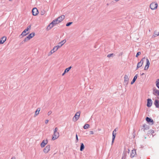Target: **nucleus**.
Listing matches in <instances>:
<instances>
[{
    "label": "nucleus",
    "mask_w": 159,
    "mask_h": 159,
    "mask_svg": "<svg viewBox=\"0 0 159 159\" xmlns=\"http://www.w3.org/2000/svg\"><path fill=\"white\" fill-rule=\"evenodd\" d=\"M157 4L156 2H153L150 5V7L152 10H155L157 9Z\"/></svg>",
    "instance_id": "f257e3e1"
},
{
    "label": "nucleus",
    "mask_w": 159,
    "mask_h": 159,
    "mask_svg": "<svg viewBox=\"0 0 159 159\" xmlns=\"http://www.w3.org/2000/svg\"><path fill=\"white\" fill-rule=\"evenodd\" d=\"M145 57L143 58L140 61L138 62L137 64L136 70L138 69L139 68L142 66L143 63V59H145Z\"/></svg>",
    "instance_id": "f03ea898"
},
{
    "label": "nucleus",
    "mask_w": 159,
    "mask_h": 159,
    "mask_svg": "<svg viewBox=\"0 0 159 159\" xmlns=\"http://www.w3.org/2000/svg\"><path fill=\"white\" fill-rule=\"evenodd\" d=\"M59 133L58 132H54L53 135H52V139L53 140L57 139L59 137Z\"/></svg>",
    "instance_id": "7ed1b4c3"
},
{
    "label": "nucleus",
    "mask_w": 159,
    "mask_h": 159,
    "mask_svg": "<svg viewBox=\"0 0 159 159\" xmlns=\"http://www.w3.org/2000/svg\"><path fill=\"white\" fill-rule=\"evenodd\" d=\"M146 120L148 123L151 125L154 123L153 120L151 118L147 117L146 118Z\"/></svg>",
    "instance_id": "20e7f679"
},
{
    "label": "nucleus",
    "mask_w": 159,
    "mask_h": 159,
    "mask_svg": "<svg viewBox=\"0 0 159 159\" xmlns=\"http://www.w3.org/2000/svg\"><path fill=\"white\" fill-rule=\"evenodd\" d=\"M32 14L33 16H36L39 13L38 10L36 7L34 8L32 11Z\"/></svg>",
    "instance_id": "39448f33"
},
{
    "label": "nucleus",
    "mask_w": 159,
    "mask_h": 159,
    "mask_svg": "<svg viewBox=\"0 0 159 159\" xmlns=\"http://www.w3.org/2000/svg\"><path fill=\"white\" fill-rule=\"evenodd\" d=\"M28 31V30H27L26 29H25L23 31V32L19 36V37L20 38H21L22 37L25 36L26 35H27L29 34V33H26V32L27 31Z\"/></svg>",
    "instance_id": "423d86ee"
},
{
    "label": "nucleus",
    "mask_w": 159,
    "mask_h": 159,
    "mask_svg": "<svg viewBox=\"0 0 159 159\" xmlns=\"http://www.w3.org/2000/svg\"><path fill=\"white\" fill-rule=\"evenodd\" d=\"M152 103V99L150 98H148L147 100V106L148 107H151Z\"/></svg>",
    "instance_id": "0eeeda50"
},
{
    "label": "nucleus",
    "mask_w": 159,
    "mask_h": 159,
    "mask_svg": "<svg viewBox=\"0 0 159 159\" xmlns=\"http://www.w3.org/2000/svg\"><path fill=\"white\" fill-rule=\"evenodd\" d=\"M50 146L49 145H47L43 149V151L44 153H47L50 150Z\"/></svg>",
    "instance_id": "6e6552de"
},
{
    "label": "nucleus",
    "mask_w": 159,
    "mask_h": 159,
    "mask_svg": "<svg viewBox=\"0 0 159 159\" xmlns=\"http://www.w3.org/2000/svg\"><path fill=\"white\" fill-rule=\"evenodd\" d=\"M150 65V62L149 61L148 58L146 59V64L145 66V67H144V70H147L149 66Z\"/></svg>",
    "instance_id": "1a4fd4ad"
},
{
    "label": "nucleus",
    "mask_w": 159,
    "mask_h": 159,
    "mask_svg": "<svg viewBox=\"0 0 159 159\" xmlns=\"http://www.w3.org/2000/svg\"><path fill=\"white\" fill-rule=\"evenodd\" d=\"M48 140L47 139L45 141V140H43L40 144L41 147L42 148H43L44 147L45 145L48 143Z\"/></svg>",
    "instance_id": "9d476101"
},
{
    "label": "nucleus",
    "mask_w": 159,
    "mask_h": 159,
    "mask_svg": "<svg viewBox=\"0 0 159 159\" xmlns=\"http://www.w3.org/2000/svg\"><path fill=\"white\" fill-rule=\"evenodd\" d=\"M7 38L5 36H3L1 38L0 40V44H2L6 41Z\"/></svg>",
    "instance_id": "9b49d317"
},
{
    "label": "nucleus",
    "mask_w": 159,
    "mask_h": 159,
    "mask_svg": "<svg viewBox=\"0 0 159 159\" xmlns=\"http://www.w3.org/2000/svg\"><path fill=\"white\" fill-rule=\"evenodd\" d=\"M154 104L156 107L159 108V101L157 99H156L154 102Z\"/></svg>",
    "instance_id": "f8f14e48"
},
{
    "label": "nucleus",
    "mask_w": 159,
    "mask_h": 159,
    "mask_svg": "<svg viewBox=\"0 0 159 159\" xmlns=\"http://www.w3.org/2000/svg\"><path fill=\"white\" fill-rule=\"evenodd\" d=\"M80 115V113L79 112H77L75 114L74 116V117L75 118V120L77 121L79 118V117Z\"/></svg>",
    "instance_id": "ddd939ff"
},
{
    "label": "nucleus",
    "mask_w": 159,
    "mask_h": 159,
    "mask_svg": "<svg viewBox=\"0 0 159 159\" xmlns=\"http://www.w3.org/2000/svg\"><path fill=\"white\" fill-rule=\"evenodd\" d=\"M65 18V16L64 15H61V16H59L58 18H57L58 19V22L60 23L61 21H62Z\"/></svg>",
    "instance_id": "4468645a"
},
{
    "label": "nucleus",
    "mask_w": 159,
    "mask_h": 159,
    "mask_svg": "<svg viewBox=\"0 0 159 159\" xmlns=\"http://www.w3.org/2000/svg\"><path fill=\"white\" fill-rule=\"evenodd\" d=\"M55 25L53 24H52V22H51L49 25L48 26L47 28V30H50Z\"/></svg>",
    "instance_id": "2eb2a0df"
},
{
    "label": "nucleus",
    "mask_w": 159,
    "mask_h": 159,
    "mask_svg": "<svg viewBox=\"0 0 159 159\" xmlns=\"http://www.w3.org/2000/svg\"><path fill=\"white\" fill-rule=\"evenodd\" d=\"M136 154V151L135 150L133 149L132 151V152L130 154V157L131 158L133 157Z\"/></svg>",
    "instance_id": "dca6fc26"
},
{
    "label": "nucleus",
    "mask_w": 159,
    "mask_h": 159,
    "mask_svg": "<svg viewBox=\"0 0 159 159\" xmlns=\"http://www.w3.org/2000/svg\"><path fill=\"white\" fill-rule=\"evenodd\" d=\"M129 80V79L127 75H125L124 76V82L127 84L128 83V80Z\"/></svg>",
    "instance_id": "f3484780"
},
{
    "label": "nucleus",
    "mask_w": 159,
    "mask_h": 159,
    "mask_svg": "<svg viewBox=\"0 0 159 159\" xmlns=\"http://www.w3.org/2000/svg\"><path fill=\"white\" fill-rule=\"evenodd\" d=\"M35 35V33L34 32H32L28 36V38L30 39H31Z\"/></svg>",
    "instance_id": "a211bd4d"
},
{
    "label": "nucleus",
    "mask_w": 159,
    "mask_h": 159,
    "mask_svg": "<svg viewBox=\"0 0 159 159\" xmlns=\"http://www.w3.org/2000/svg\"><path fill=\"white\" fill-rule=\"evenodd\" d=\"M138 75V74H136V75H135V76H134V78L133 79V80H132V81L131 82V84H133L134 83V82H135V81H136V80L137 79V78Z\"/></svg>",
    "instance_id": "6ab92c4d"
},
{
    "label": "nucleus",
    "mask_w": 159,
    "mask_h": 159,
    "mask_svg": "<svg viewBox=\"0 0 159 159\" xmlns=\"http://www.w3.org/2000/svg\"><path fill=\"white\" fill-rule=\"evenodd\" d=\"M127 155V152L126 151H124L122 157V159H125L126 158V156Z\"/></svg>",
    "instance_id": "aec40b11"
},
{
    "label": "nucleus",
    "mask_w": 159,
    "mask_h": 159,
    "mask_svg": "<svg viewBox=\"0 0 159 159\" xmlns=\"http://www.w3.org/2000/svg\"><path fill=\"white\" fill-rule=\"evenodd\" d=\"M58 19L57 18L52 21V24H53L55 25H56V24L59 23V22H58Z\"/></svg>",
    "instance_id": "412c9836"
},
{
    "label": "nucleus",
    "mask_w": 159,
    "mask_h": 159,
    "mask_svg": "<svg viewBox=\"0 0 159 159\" xmlns=\"http://www.w3.org/2000/svg\"><path fill=\"white\" fill-rule=\"evenodd\" d=\"M40 110V108H38L36 111H35V113L34 114V116H37L39 113V112Z\"/></svg>",
    "instance_id": "4be33fe9"
},
{
    "label": "nucleus",
    "mask_w": 159,
    "mask_h": 159,
    "mask_svg": "<svg viewBox=\"0 0 159 159\" xmlns=\"http://www.w3.org/2000/svg\"><path fill=\"white\" fill-rule=\"evenodd\" d=\"M153 94L154 95H156L155 93L157 94L158 96H159V90L157 89H153Z\"/></svg>",
    "instance_id": "5701e85b"
},
{
    "label": "nucleus",
    "mask_w": 159,
    "mask_h": 159,
    "mask_svg": "<svg viewBox=\"0 0 159 159\" xmlns=\"http://www.w3.org/2000/svg\"><path fill=\"white\" fill-rule=\"evenodd\" d=\"M84 143H81L80 150L81 151H82L84 149Z\"/></svg>",
    "instance_id": "b1692460"
},
{
    "label": "nucleus",
    "mask_w": 159,
    "mask_h": 159,
    "mask_svg": "<svg viewBox=\"0 0 159 159\" xmlns=\"http://www.w3.org/2000/svg\"><path fill=\"white\" fill-rule=\"evenodd\" d=\"M143 127L144 128L143 130H147L149 129V126L146 124H144L143 125Z\"/></svg>",
    "instance_id": "393cba45"
},
{
    "label": "nucleus",
    "mask_w": 159,
    "mask_h": 159,
    "mask_svg": "<svg viewBox=\"0 0 159 159\" xmlns=\"http://www.w3.org/2000/svg\"><path fill=\"white\" fill-rule=\"evenodd\" d=\"M66 42V40L65 39H64L60 42L58 44H60L62 46Z\"/></svg>",
    "instance_id": "a878e982"
},
{
    "label": "nucleus",
    "mask_w": 159,
    "mask_h": 159,
    "mask_svg": "<svg viewBox=\"0 0 159 159\" xmlns=\"http://www.w3.org/2000/svg\"><path fill=\"white\" fill-rule=\"evenodd\" d=\"M156 86L157 88L159 89V79H158L156 82Z\"/></svg>",
    "instance_id": "bb28decb"
},
{
    "label": "nucleus",
    "mask_w": 159,
    "mask_h": 159,
    "mask_svg": "<svg viewBox=\"0 0 159 159\" xmlns=\"http://www.w3.org/2000/svg\"><path fill=\"white\" fill-rule=\"evenodd\" d=\"M71 66H70L68 67V68H66L65 70L64 71L65 72V73H67L68 72L69 70L71 69Z\"/></svg>",
    "instance_id": "cd10ccee"
},
{
    "label": "nucleus",
    "mask_w": 159,
    "mask_h": 159,
    "mask_svg": "<svg viewBox=\"0 0 159 159\" xmlns=\"http://www.w3.org/2000/svg\"><path fill=\"white\" fill-rule=\"evenodd\" d=\"M89 125L88 124H86L83 126V128L84 129H86L89 128Z\"/></svg>",
    "instance_id": "c85d7f7f"
},
{
    "label": "nucleus",
    "mask_w": 159,
    "mask_h": 159,
    "mask_svg": "<svg viewBox=\"0 0 159 159\" xmlns=\"http://www.w3.org/2000/svg\"><path fill=\"white\" fill-rule=\"evenodd\" d=\"M116 135L112 134V144L113 143L114 140L116 138Z\"/></svg>",
    "instance_id": "c756f323"
},
{
    "label": "nucleus",
    "mask_w": 159,
    "mask_h": 159,
    "mask_svg": "<svg viewBox=\"0 0 159 159\" xmlns=\"http://www.w3.org/2000/svg\"><path fill=\"white\" fill-rule=\"evenodd\" d=\"M30 39L28 38V37H26L23 40L24 42H26V41L29 40Z\"/></svg>",
    "instance_id": "7c9ffc66"
},
{
    "label": "nucleus",
    "mask_w": 159,
    "mask_h": 159,
    "mask_svg": "<svg viewBox=\"0 0 159 159\" xmlns=\"http://www.w3.org/2000/svg\"><path fill=\"white\" fill-rule=\"evenodd\" d=\"M72 22H69L66 23V26H69L72 24Z\"/></svg>",
    "instance_id": "2f4dec72"
},
{
    "label": "nucleus",
    "mask_w": 159,
    "mask_h": 159,
    "mask_svg": "<svg viewBox=\"0 0 159 159\" xmlns=\"http://www.w3.org/2000/svg\"><path fill=\"white\" fill-rule=\"evenodd\" d=\"M114 55H115L113 53L109 54L107 55V57H112Z\"/></svg>",
    "instance_id": "473e14b6"
},
{
    "label": "nucleus",
    "mask_w": 159,
    "mask_h": 159,
    "mask_svg": "<svg viewBox=\"0 0 159 159\" xmlns=\"http://www.w3.org/2000/svg\"><path fill=\"white\" fill-rule=\"evenodd\" d=\"M141 54V52H137L136 54V57H138Z\"/></svg>",
    "instance_id": "72a5a7b5"
},
{
    "label": "nucleus",
    "mask_w": 159,
    "mask_h": 159,
    "mask_svg": "<svg viewBox=\"0 0 159 159\" xmlns=\"http://www.w3.org/2000/svg\"><path fill=\"white\" fill-rule=\"evenodd\" d=\"M78 137L77 134H76V142H78Z\"/></svg>",
    "instance_id": "f704fd0d"
},
{
    "label": "nucleus",
    "mask_w": 159,
    "mask_h": 159,
    "mask_svg": "<svg viewBox=\"0 0 159 159\" xmlns=\"http://www.w3.org/2000/svg\"><path fill=\"white\" fill-rule=\"evenodd\" d=\"M45 11L43 10L41 11V14L42 15H43L45 14Z\"/></svg>",
    "instance_id": "c9c22d12"
},
{
    "label": "nucleus",
    "mask_w": 159,
    "mask_h": 159,
    "mask_svg": "<svg viewBox=\"0 0 159 159\" xmlns=\"http://www.w3.org/2000/svg\"><path fill=\"white\" fill-rule=\"evenodd\" d=\"M31 25H29L26 29L27 30H30L31 29Z\"/></svg>",
    "instance_id": "e433bc0d"
},
{
    "label": "nucleus",
    "mask_w": 159,
    "mask_h": 159,
    "mask_svg": "<svg viewBox=\"0 0 159 159\" xmlns=\"http://www.w3.org/2000/svg\"><path fill=\"white\" fill-rule=\"evenodd\" d=\"M57 49H57V47H56V46H55V47L53 48V49H52L53 50V51H55H55H56L57 50Z\"/></svg>",
    "instance_id": "4c0bfd02"
},
{
    "label": "nucleus",
    "mask_w": 159,
    "mask_h": 159,
    "mask_svg": "<svg viewBox=\"0 0 159 159\" xmlns=\"http://www.w3.org/2000/svg\"><path fill=\"white\" fill-rule=\"evenodd\" d=\"M57 130H58L57 128V127H56L55 128V129L54 130V132H57Z\"/></svg>",
    "instance_id": "58836bf2"
},
{
    "label": "nucleus",
    "mask_w": 159,
    "mask_h": 159,
    "mask_svg": "<svg viewBox=\"0 0 159 159\" xmlns=\"http://www.w3.org/2000/svg\"><path fill=\"white\" fill-rule=\"evenodd\" d=\"M61 46H62L61 45H57V46H56V47H57V49H58L59 48H60Z\"/></svg>",
    "instance_id": "ea45409f"
},
{
    "label": "nucleus",
    "mask_w": 159,
    "mask_h": 159,
    "mask_svg": "<svg viewBox=\"0 0 159 159\" xmlns=\"http://www.w3.org/2000/svg\"><path fill=\"white\" fill-rule=\"evenodd\" d=\"M52 111H49L48 113V116H49L52 113Z\"/></svg>",
    "instance_id": "a19ab883"
},
{
    "label": "nucleus",
    "mask_w": 159,
    "mask_h": 159,
    "mask_svg": "<svg viewBox=\"0 0 159 159\" xmlns=\"http://www.w3.org/2000/svg\"><path fill=\"white\" fill-rule=\"evenodd\" d=\"M55 52V51H53L52 49V50L50 52L51 53L50 54H52V53H53Z\"/></svg>",
    "instance_id": "79ce46f5"
},
{
    "label": "nucleus",
    "mask_w": 159,
    "mask_h": 159,
    "mask_svg": "<svg viewBox=\"0 0 159 159\" xmlns=\"http://www.w3.org/2000/svg\"><path fill=\"white\" fill-rule=\"evenodd\" d=\"M90 134H93V132L92 131H89Z\"/></svg>",
    "instance_id": "37998d69"
},
{
    "label": "nucleus",
    "mask_w": 159,
    "mask_h": 159,
    "mask_svg": "<svg viewBox=\"0 0 159 159\" xmlns=\"http://www.w3.org/2000/svg\"><path fill=\"white\" fill-rule=\"evenodd\" d=\"M154 36L155 37H156V36H159V35H158V34H156L155 33H154Z\"/></svg>",
    "instance_id": "c03bdc74"
},
{
    "label": "nucleus",
    "mask_w": 159,
    "mask_h": 159,
    "mask_svg": "<svg viewBox=\"0 0 159 159\" xmlns=\"http://www.w3.org/2000/svg\"><path fill=\"white\" fill-rule=\"evenodd\" d=\"M112 134L116 135V133L115 132H114V131H113L112 132Z\"/></svg>",
    "instance_id": "a18cd8bd"
},
{
    "label": "nucleus",
    "mask_w": 159,
    "mask_h": 159,
    "mask_svg": "<svg viewBox=\"0 0 159 159\" xmlns=\"http://www.w3.org/2000/svg\"><path fill=\"white\" fill-rule=\"evenodd\" d=\"M48 122V120H45V123L46 124H47Z\"/></svg>",
    "instance_id": "49530a36"
},
{
    "label": "nucleus",
    "mask_w": 159,
    "mask_h": 159,
    "mask_svg": "<svg viewBox=\"0 0 159 159\" xmlns=\"http://www.w3.org/2000/svg\"><path fill=\"white\" fill-rule=\"evenodd\" d=\"M116 130H117V128H116L113 131L115 132H116Z\"/></svg>",
    "instance_id": "de8ad7c7"
},
{
    "label": "nucleus",
    "mask_w": 159,
    "mask_h": 159,
    "mask_svg": "<svg viewBox=\"0 0 159 159\" xmlns=\"http://www.w3.org/2000/svg\"><path fill=\"white\" fill-rule=\"evenodd\" d=\"M66 73H65V72L64 71V72L63 73V74H62V76H63Z\"/></svg>",
    "instance_id": "09e8293b"
},
{
    "label": "nucleus",
    "mask_w": 159,
    "mask_h": 159,
    "mask_svg": "<svg viewBox=\"0 0 159 159\" xmlns=\"http://www.w3.org/2000/svg\"><path fill=\"white\" fill-rule=\"evenodd\" d=\"M11 159H15V157H12Z\"/></svg>",
    "instance_id": "8fccbe9b"
},
{
    "label": "nucleus",
    "mask_w": 159,
    "mask_h": 159,
    "mask_svg": "<svg viewBox=\"0 0 159 159\" xmlns=\"http://www.w3.org/2000/svg\"><path fill=\"white\" fill-rule=\"evenodd\" d=\"M25 42H24L23 40V41H22V42L21 43H25Z\"/></svg>",
    "instance_id": "3c124183"
},
{
    "label": "nucleus",
    "mask_w": 159,
    "mask_h": 159,
    "mask_svg": "<svg viewBox=\"0 0 159 159\" xmlns=\"http://www.w3.org/2000/svg\"><path fill=\"white\" fill-rule=\"evenodd\" d=\"M25 42H24L23 40V41H22V42L21 43H25Z\"/></svg>",
    "instance_id": "603ef678"
},
{
    "label": "nucleus",
    "mask_w": 159,
    "mask_h": 159,
    "mask_svg": "<svg viewBox=\"0 0 159 159\" xmlns=\"http://www.w3.org/2000/svg\"><path fill=\"white\" fill-rule=\"evenodd\" d=\"M144 73H142V74H141V75H144Z\"/></svg>",
    "instance_id": "864d4df0"
},
{
    "label": "nucleus",
    "mask_w": 159,
    "mask_h": 159,
    "mask_svg": "<svg viewBox=\"0 0 159 159\" xmlns=\"http://www.w3.org/2000/svg\"><path fill=\"white\" fill-rule=\"evenodd\" d=\"M158 35H159V32H158Z\"/></svg>",
    "instance_id": "5fc2aeb1"
},
{
    "label": "nucleus",
    "mask_w": 159,
    "mask_h": 159,
    "mask_svg": "<svg viewBox=\"0 0 159 159\" xmlns=\"http://www.w3.org/2000/svg\"><path fill=\"white\" fill-rule=\"evenodd\" d=\"M9 0V1H12V0Z\"/></svg>",
    "instance_id": "6e6d98bb"
}]
</instances>
